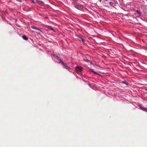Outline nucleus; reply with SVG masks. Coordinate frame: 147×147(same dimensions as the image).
Wrapping results in <instances>:
<instances>
[{
	"mask_svg": "<svg viewBox=\"0 0 147 147\" xmlns=\"http://www.w3.org/2000/svg\"><path fill=\"white\" fill-rule=\"evenodd\" d=\"M105 1V4H107L108 3V1H107V0H104Z\"/></svg>",
	"mask_w": 147,
	"mask_h": 147,
	"instance_id": "11",
	"label": "nucleus"
},
{
	"mask_svg": "<svg viewBox=\"0 0 147 147\" xmlns=\"http://www.w3.org/2000/svg\"><path fill=\"white\" fill-rule=\"evenodd\" d=\"M31 27L33 29H34L36 30H39L40 31H41V30L38 28H37L34 26H31Z\"/></svg>",
	"mask_w": 147,
	"mask_h": 147,
	"instance_id": "3",
	"label": "nucleus"
},
{
	"mask_svg": "<svg viewBox=\"0 0 147 147\" xmlns=\"http://www.w3.org/2000/svg\"><path fill=\"white\" fill-rule=\"evenodd\" d=\"M32 1V3L34 4H36V3L34 1V0H31Z\"/></svg>",
	"mask_w": 147,
	"mask_h": 147,
	"instance_id": "13",
	"label": "nucleus"
},
{
	"mask_svg": "<svg viewBox=\"0 0 147 147\" xmlns=\"http://www.w3.org/2000/svg\"><path fill=\"white\" fill-rule=\"evenodd\" d=\"M16 1L20 3H21L22 2L21 0H16Z\"/></svg>",
	"mask_w": 147,
	"mask_h": 147,
	"instance_id": "14",
	"label": "nucleus"
},
{
	"mask_svg": "<svg viewBox=\"0 0 147 147\" xmlns=\"http://www.w3.org/2000/svg\"><path fill=\"white\" fill-rule=\"evenodd\" d=\"M83 60L85 61H86V62H89L90 61L89 60H88V59H84Z\"/></svg>",
	"mask_w": 147,
	"mask_h": 147,
	"instance_id": "10",
	"label": "nucleus"
},
{
	"mask_svg": "<svg viewBox=\"0 0 147 147\" xmlns=\"http://www.w3.org/2000/svg\"><path fill=\"white\" fill-rule=\"evenodd\" d=\"M122 83H123V84H125V85H126L127 86L128 85V83H127V82H126L125 81H122Z\"/></svg>",
	"mask_w": 147,
	"mask_h": 147,
	"instance_id": "8",
	"label": "nucleus"
},
{
	"mask_svg": "<svg viewBox=\"0 0 147 147\" xmlns=\"http://www.w3.org/2000/svg\"><path fill=\"white\" fill-rule=\"evenodd\" d=\"M40 3H41L42 4H43L44 3L42 1H40Z\"/></svg>",
	"mask_w": 147,
	"mask_h": 147,
	"instance_id": "16",
	"label": "nucleus"
},
{
	"mask_svg": "<svg viewBox=\"0 0 147 147\" xmlns=\"http://www.w3.org/2000/svg\"><path fill=\"white\" fill-rule=\"evenodd\" d=\"M91 71L92 72H93L95 74H97V73L95 71H92V70H91Z\"/></svg>",
	"mask_w": 147,
	"mask_h": 147,
	"instance_id": "15",
	"label": "nucleus"
},
{
	"mask_svg": "<svg viewBox=\"0 0 147 147\" xmlns=\"http://www.w3.org/2000/svg\"><path fill=\"white\" fill-rule=\"evenodd\" d=\"M77 73L79 74H81L82 73V67L77 66L76 68Z\"/></svg>",
	"mask_w": 147,
	"mask_h": 147,
	"instance_id": "1",
	"label": "nucleus"
},
{
	"mask_svg": "<svg viewBox=\"0 0 147 147\" xmlns=\"http://www.w3.org/2000/svg\"><path fill=\"white\" fill-rule=\"evenodd\" d=\"M22 38L25 40H28V38L25 35H24L22 36Z\"/></svg>",
	"mask_w": 147,
	"mask_h": 147,
	"instance_id": "6",
	"label": "nucleus"
},
{
	"mask_svg": "<svg viewBox=\"0 0 147 147\" xmlns=\"http://www.w3.org/2000/svg\"><path fill=\"white\" fill-rule=\"evenodd\" d=\"M137 13H138L139 15H140L141 14L140 12V11L137 10Z\"/></svg>",
	"mask_w": 147,
	"mask_h": 147,
	"instance_id": "12",
	"label": "nucleus"
},
{
	"mask_svg": "<svg viewBox=\"0 0 147 147\" xmlns=\"http://www.w3.org/2000/svg\"><path fill=\"white\" fill-rule=\"evenodd\" d=\"M74 6L75 8L79 9H80V7L79 5L76 4H74Z\"/></svg>",
	"mask_w": 147,
	"mask_h": 147,
	"instance_id": "5",
	"label": "nucleus"
},
{
	"mask_svg": "<svg viewBox=\"0 0 147 147\" xmlns=\"http://www.w3.org/2000/svg\"><path fill=\"white\" fill-rule=\"evenodd\" d=\"M102 63H104V62H103V61H102Z\"/></svg>",
	"mask_w": 147,
	"mask_h": 147,
	"instance_id": "19",
	"label": "nucleus"
},
{
	"mask_svg": "<svg viewBox=\"0 0 147 147\" xmlns=\"http://www.w3.org/2000/svg\"><path fill=\"white\" fill-rule=\"evenodd\" d=\"M60 61L62 64L64 66L65 68L68 69L69 68V67L64 62H63L61 60Z\"/></svg>",
	"mask_w": 147,
	"mask_h": 147,
	"instance_id": "2",
	"label": "nucleus"
},
{
	"mask_svg": "<svg viewBox=\"0 0 147 147\" xmlns=\"http://www.w3.org/2000/svg\"><path fill=\"white\" fill-rule=\"evenodd\" d=\"M47 28H48L50 29L51 30H52L53 32H55V30L53 28L50 27L49 26L48 27H47Z\"/></svg>",
	"mask_w": 147,
	"mask_h": 147,
	"instance_id": "9",
	"label": "nucleus"
},
{
	"mask_svg": "<svg viewBox=\"0 0 147 147\" xmlns=\"http://www.w3.org/2000/svg\"><path fill=\"white\" fill-rule=\"evenodd\" d=\"M109 3H110V4L111 5H112L113 3H112L111 2H110Z\"/></svg>",
	"mask_w": 147,
	"mask_h": 147,
	"instance_id": "17",
	"label": "nucleus"
},
{
	"mask_svg": "<svg viewBox=\"0 0 147 147\" xmlns=\"http://www.w3.org/2000/svg\"><path fill=\"white\" fill-rule=\"evenodd\" d=\"M78 39L80 40V41H82V42L84 43L85 42V41H84V39L83 38H82L80 36H79L78 37Z\"/></svg>",
	"mask_w": 147,
	"mask_h": 147,
	"instance_id": "4",
	"label": "nucleus"
},
{
	"mask_svg": "<svg viewBox=\"0 0 147 147\" xmlns=\"http://www.w3.org/2000/svg\"><path fill=\"white\" fill-rule=\"evenodd\" d=\"M146 90H147V89H146Z\"/></svg>",
	"mask_w": 147,
	"mask_h": 147,
	"instance_id": "21",
	"label": "nucleus"
},
{
	"mask_svg": "<svg viewBox=\"0 0 147 147\" xmlns=\"http://www.w3.org/2000/svg\"><path fill=\"white\" fill-rule=\"evenodd\" d=\"M141 109L142 110H143V111H147V108H146V107H142L141 108Z\"/></svg>",
	"mask_w": 147,
	"mask_h": 147,
	"instance_id": "7",
	"label": "nucleus"
},
{
	"mask_svg": "<svg viewBox=\"0 0 147 147\" xmlns=\"http://www.w3.org/2000/svg\"><path fill=\"white\" fill-rule=\"evenodd\" d=\"M99 75H100V76H101V75H100V74H98Z\"/></svg>",
	"mask_w": 147,
	"mask_h": 147,
	"instance_id": "20",
	"label": "nucleus"
},
{
	"mask_svg": "<svg viewBox=\"0 0 147 147\" xmlns=\"http://www.w3.org/2000/svg\"><path fill=\"white\" fill-rule=\"evenodd\" d=\"M102 45H103V44H102V47H102V48H104V47H103L102 46Z\"/></svg>",
	"mask_w": 147,
	"mask_h": 147,
	"instance_id": "18",
	"label": "nucleus"
}]
</instances>
